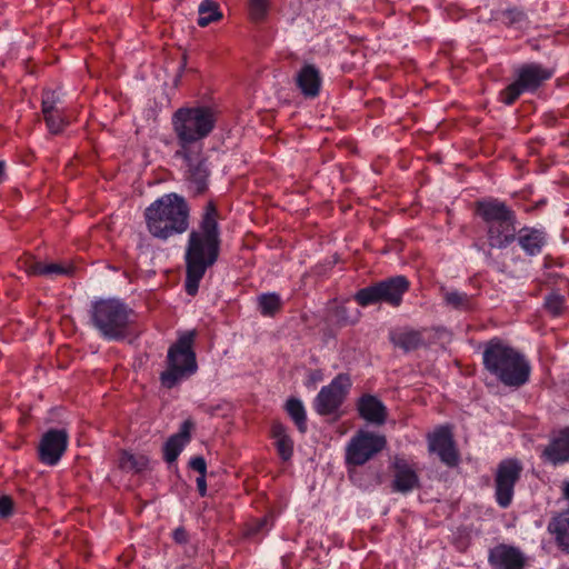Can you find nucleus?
Returning <instances> with one entry per match:
<instances>
[{
	"label": "nucleus",
	"mask_w": 569,
	"mask_h": 569,
	"mask_svg": "<svg viewBox=\"0 0 569 569\" xmlns=\"http://www.w3.org/2000/svg\"><path fill=\"white\" fill-rule=\"evenodd\" d=\"M350 387L351 380L349 376L339 373L328 386H323L316 396L312 403L315 411L320 416H330L338 412Z\"/></svg>",
	"instance_id": "nucleus-12"
},
{
	"label": "nucleus",
	"mask_w": 569,
	"mask_h": 569,
	"mask_svg": "<svg viewBox=\"0 0 569 569\" xmlns=\"http://www.w3.org/2000/svg\"><path fill=\"white\" fill-rule=\"evenodd\" d=\"M475 212L483 223L487 244L491 249H506L516 241V212L498 198L476 202Z\"/></svg>",
	"instance_id": "nucleus-5"
},
{
	"label": "nucleus",
	"mask_w": 569,
	"mask_h": 569,
	"mask_svg": "<svg viewBox=\"0 0 569 569\" xmlns=\"http://www.w3.org/2000/svg\"><path fill=\"white\" fill-rule=\"evenodd\" d=\"M322 380V375L320 371L316 370V371H312L310 372L309 375V382H308V386L309 385H316L318 381Z\"/></svg>",
	"instance_id": "nucleus-43"
},
{
	"label": "nucleus",
	"mask_w": 569,
	"mask_h": 569,
	"mask_svg": "<svg viewBox=\"0 0 569 569\" xmlns=\"http://www.w3.org/2000/svg\"><path fill=\"white\" fill-rule=\"evenodd\" d=\"M193 428V420L186 419L181 423L179 431L169 437L163 445V459L166 462L172 463L178 459L184 447L190 442Z\"/></svg>",
	"instance_id": "nucleus-20"
},
{
	"label": "nucleus",
	"mask_w": 569,
	"mask_h": 569,
	"mask_svg": "<svg viewBox=\"0 0 569 569\" xmlns=\"http://www.w3.org/2000/svg\"><path fill=\"white\" fill-rule=\"evenodd\" d=\"M69 435L66 429H50L41 437L38 455L47 466H56L67 450Z\"/></svg>",
	"instance_id": "nucleus-13"
},
{
	"label": "nucleus",
	"mask_w": 569,
	"mask_h": 569,
	"mask_svg": "<svg viewBox=\"0 0 569 569\" xmlns=\"http://www.w3.org/2000/svg\"><path fill=\"white\" fill-rule=\"evenodd\" d=\"M43 117L49 131L53 134L60 133L69 123L67 117L64 116V109L58 112L44 114Z\"/></svg>",
	"instance_id": "nucleus-34"
},
{
	"label": "nucleus",
	"mask_w": 569,
	"mask_h": 569,
	"mask_svg": "<svg viewBox=\"0 0 569 569\" xmlns=\"http://www.w3.org/2000/svg\"><path fill=\"white\" fill-rule=\"evenodd\" d=\"M202 149L190 150V158L180 157L186 166V179L189 183V188L193 190L196 194H200L206 191L208 187L209 169L207 161L200 158Z\"/></svg>",
	"instance_id": "nucleus-16"
},
{
	"label": "nucleus",
	"mask_w": 569,
	"mask_h": 569,
	"mask_svg": "<svg viewBox=\"0 0 569 569\" xmlns=\"http://www.w3.org/2000/svg\"><path fill=\"white\" fill-rule=\"evenodd\" d=\"M296 84L305 98L318 97L322 86L320 70L315 64H303L297 72Z\"/></svg>",
	"instance_id": "nucleus-21"
},
{
	"label": "nucleus",
	"mask_w": 569,
	"mask_h": 569,
	"mask_svg": "<svg viewBox=\"0 0 569 569\" xmlns=\"http://www.w3.org/2000/svg\"><path fill=\"white\" fill-rule=\"evenodd\" d=\"M172 538L177 543L182 545L188 541V533L184 530V528L179 527V528L174 529V531L172 533Z\"/></svg>",
	"instance_id": "nucleus-40"
},
{
	"label": "nucleus",
	"mask_w": 569,
	"mask_h": 569,
	"mask_svg": "<svg viewBox=\"0 0 569 569\" xmlns=\"http://www.w3.org/2000/svg\"><path fill=\"white\" fill-rule=\"evenodd\" d=\"M386 445L385 436L360 429L347 443L346 462L350 466H363L382 451Z\"/></svg>",
	"instance_id": "nucleus-10"
},
{
	"label": "nucleus",
	"mask_w": 569,
	"mask_h": 569,
	"mask_svg": "<svg viewBox=\"0 0 569 569\" xmlns=\"http://www.w3.org/2000/svg\"><path fill=\"white\" fill-rule=\"evenodd\" d=\"M565 306L563 297L560 295H549L545 300V307L553 317L559 316Z\"/></svg>",
	"instance_id": "nucleus-35"
},
{
	"label": "nucleus",
	"mask_w": 569,
	"mask_h": 569,
	"mask_svg": "<svg viewBox=\"0 0 569 569\" xmlns=\"http://www.w3.org/2000/svg\"><path fill=\"white\" fill-rule=\"evenodd\" d=\"M391 468L393 479L391 490L398 493H409L420 487L419 476L416 469L403 458L395 457Z\"/></svg>",
	"instance_id": "nucleus-17"
},
{
	"label": "nucleus",
	"mask_w": 569,
	"mask_h": 569,
	"mask_svg": "<svg viewBox=\"0 0 569 569\" xmlns=\"http://www.w3.org/2000/svg\"><path fill=\"white\" fill-rule=\"evenodd\" d=\"M198 14L197 22L202 28L221 20L223 17L219 3L213 0H202L198 7Z\"/></svg>",
	"instance_id": "nucleus-26"
},
{
	"label": "nucleus",
	"mask_w": 569,
	"mask_h": 569,
	"mask_svg": "<svg viewBox=\"0 0 569 569\" xmlns=\"http://www.w3.org/2000/svg\"><path fill=\"white\" fill-rule=\"evenodd\" d=\"M189 466L194 471L199 472V476H206L207 475V463L203 457L197 456L190 459Z\"/></svg>",
	"instance_id": "nucleus-38"
},
{
	"label": "nucleus",
	"mask_w": 569,
	"mask_h": 569,
	"mask_svg": "<svg viewBox=\"0 0 569 569\" xmlns=\"http://www.w3.org/2000/svg\"><path fill=\"white\" fill-rule=\"evenodd\" d=\"M4 168H6L4 161H0V184L6 180Z\"/></svg>",
	"instance_id": "nucleus-44"
},
{
	"label": "nucleus",
	"mask_w": 569,
	"mask_h": 569,
	"mask_svg": "<svg viewBox=\"0 0 569 569\" xmlns=\"http://www.w3.org/2000/svg\"><path fill=\"white\" fill-rule=\"evenodd\" d=\"M272 527L271 518L269 516H264L257 520L250 528L248 529L249 536H254L260 532H268Z\"/></svg>",
	"instance_id": "nucleus-36"
},
{
	"label": "nucleus",
	"mask_w": 569,
	"mask_h": 569,
	"mask_svg": "<svg viewBox=\"0 0 569 569\" xmlns=\"http://www.w3.org/2000/svg\"><path fill=\"white\" fill-rule=\"evenodd\" d=\"M71 271V267L59 263H43L41 261H33L27 268V272L30 274L46 277L67 276L70 274Z\"/></svg>",
	"instance_id": "nucleus-27"
},
{
	"label": "nucleus",
	"mask_w": 569,
	"mask_h": 569,
	"mask_svg": "<svg viewBox=\"0 0 569 569\" xmlns=\"http://www.w3.org/2000/svg\"><path fill=\"white\" fill-rule=\"evenodd\" d=\"M555 70L539 62H526L513 69V81L498 94L506 106L513 104L521 94L535 93L553 77Z\"/></svg>",
	"instance_id": "nucleus-8"
},
{
	"label": "nucleus",
	"mask_w": 569,
	"mask_h": 569,
	"mask_svg": "<svg viewBox=\"0 0 569 569\" xmlns=\"http://www.w3.org/2000/svg\"><path fill=\"white\" fill-rule=\"evenodd\" d=\"M390 341L405 352L417 350L422 343V335L417 330H400L390 333Z\"/></svg>",
	"instance_id": "nucleus-24"
},
{
	"label": "nucleus",
	"mask_w": 569,
	"mask_h": 569,
	"mask_svg": "<svg viewBox=\"0 0 569 569\" xmlns=\"http://www.w3.org/2000/svg\"><path fill=\"white\" fill-rule=\"evenodd\" d=\"M409 289L410 281L407 277L393 276L358 290L353 298L361 307L377 303L399 307Z\"/></svg>",
	"instance_id": "nucleus-9"
},
{
	"label": "nucleus",
	"mask_w": 569,
	"mask_h": 569,
	"mask_svg": "<svg viewBox=\"0 0 569 569\" xmlns=\"http://www.w3.org/2000/svg\"><path fill=\"white\" fill-rule=\"evenodd\" d=\"M197 482V489L201 497H204L207 495V481L206 476H199L196 480Z\"/></svg>",
	"instance_id": "nucleus-41"
},
{
	"label": "nucleus",
	"mask_w": 569,
	"mask_h": 569,
	"mask_svg": "<svg viewBox=\"0 0 569 569\" xmlns=\"http://www.w3.org/2000/svg\"><path fill=\"white\" fill-rule=\"evenodd\" d=\"M144 219L154 238L167 240L188 230L190 207L182 196L166 193L147 207Z\"/></svg>",
	"instance_id": "nucleus-4"
},
{
	"label": "nucleus",
	"mask_w": 569,
	"mask_h": 569,
	"mask_svg": "<svg viewBox=\"0 0 569 569\" xmlns=\"http://www.w3.org/2000/svg\"><path fill=\"white\" fill-rule=\"evenodd\" d=\"M445 302L458 310H468L471 308V298L458 290H447L443 293Z\"/></svg>",
	"instance_id": "nucleus-32"
},
{
	"label": "nucleus",
	"mask_w": 569,
	"mask_h": 569,
	"mask_svg": "<svg viewBox=\"0 0 569 569\" xmlns=\"http://www.w3.org/2000/svg\"><path fill=\"white\" fill-rule=\"evenodd\" d=\"M482 363L485 370L506 387L518 389L530 380V360L520 350L499 338H492L485 343Z\"/></svg>",
	"instance_id": "nucleus-2"
},
{
	"label": "nucleus",
	"mask_w": 569,
	"mask_h": 569,
	"mask_svg": "<svg viewBox=\"0 0 569 569\" xmlns=\"http://www.w3.org/2000/svg\"><path fill=\"white\" fill-rule=\"evenodd\" d=\"M221 246L219 212L209 201L196 229L191 230L184 251V289L189 296H196L201 279L219 258Z\"/></svg>",
	"instance_id": "nucleus-1"
},
{
	"label": "nucleus",
	"mask_w": 569,
	"mask_h": 569,
	"mask_svg": "<svg viewBox=\"0 0 569 569\" xmlns=\"http://www.w3.org/2000/svg\"><path fill=\"white\" fill-rule=\"evenodd\" d=\"M90 321L102 339L120 341L131 333L136 312L121 299H99L91 305Z\"/></svg>",
	"instance_id": "nucleus-6"
},
{
	"label": "nucleus",
	"mask_w": 569,
	"mask_h": 569,
	"mask_svg": "<svg viewBox=\"0 0 569 569\" xmlns=\"http://www.w3.org/2000/svg\"><path fill=\"white\" fill-rule=\"evenodd\" d=\"M13 501L9 496H0V518H8L12 515Z\"/></svg>",
	"instance_id": "nucleus-37"
},
{
	"label": "nucleus",
	"mask_w": 569,
	"mask_h": 569,
	"mask_svg": "<svg viewBox=\"0 0 569 569\" xmlns=\"http://www.w3.org/2000/svg\"><path fill=\"white\" fill-rule=\"evenodd\" d=\"M258 310L263 317H273L282 307L280 295L276 292L261 293L257 298Z\"/></svg>",
	"instance_id": "nucleus-29"
},
{
	"label": "nucleus",
	"mask_w": 569,
	"mask_h": 569,
	"mask_svg": "<svg viewBox=\"0 0 569 569\" xmlns=\"http://www.w3.org/2000/svg\"><path fill=\"white\" fill-rule=\"evenodd\" d=\"M523 466L516 458L501 460L495 471V499L500 508H508L515 496V487L519 481Z\"/></svg>",
	"instance_id": "nucleus-11"
},
{
	"label": "nucleus",
	"mask_w": 569,
	"mask_h": 569,
	"mask_svg": "<svg viewBox=\"0 0 569 569\" xmlns=\"http://www.w3.org/2000/svg\"><path fill=\"white\" fill-rule=\"evenodd\" d=\"M217 120L218 111L212 106L198 104L177 109L171 118L179 146L174 156L190 158V150L202 149V140L213 131Z\"/></svg>",
	"instance_id": "nucleus-3"
},
{
	"label": "nucleus",
	"mask_w": 569,
	"mask_h": 569,
	"mask_svg": "<svg viewBox=\"0 0 569 569\" xmlns=\"http://www.w3.org/2000/svg\"><path fill=\"white\" fill-rule=\"evenodd\" d=\"M271 432L279 456L282 460L288 461L293 455V441L287 435L284 426L281 423H273Z\"/></svg>",
	"instance_id": "nucleus-25"
},
{
	"label": "nucleus",
	"mask_w": 569,
	"mask_h": 569,
	"mask_svg": "<svg viewBox=\"0 0 569 569\" xmlns=\"http://www.w3.org/2000/svg\"><path fill=\"white\" fill-rule=\"evenodd\" d=\"M149 460L143 455H133L122 451L119 457V467L126 472H141L147 469Z\"/></svg>",
	"instance_id": "nucleus-28"
},
{
	"label": "nucleus",
	"mask_w": 569,
	"mask_h": 569,
	"mask_svg": "<svg viewBox=\"0 0 569 569\" xmlns=\"http://www.w3.org/2000/svg\"><path fill=\"white\" fill-rule=\"evenodd\" d=\"M488 562L493 569H525L527 557L518 547L499 543L489 550Z\"/></svg>",
	"instance_id": "nucleus-15"
},
{
	"label": "nucleus",
	"mask_w": 569,
	"mask_h": 569,
	"mask_svg": "<svg viewBox=\"0 0 569 569\" xmlns=\"http://www.w3.org/2000/svg\"><path fill=\"white\" fill-rule=\"evenodd\" d=\"M270 6V0H248L250 20L256 23L264 21L269 14Z\"/></svg>",
	"instance_id": "nucleus-31"
},
{
	"label": "nucleus",
	"mask_w": 569,
	"mask_h": 569,
	"mask_svg": "<svg viewBox=\"0 0 569 569\" xmlns=\"http://www.w3.org/2000/svg\"><path fill=\"white\" fill-rule=\"evenodd\" d=\"M196 331L181 333L167 352L166 369L160 373L161 386L172 389L189 379L198 370L197 358L193 350Z\"/></svg>",
	"instance_id": "nucleus-7"
},
{
	"label": "nucleus",
	"mask_w": 569,
	"mask_h": 569,
	"mask_svg": "<svg viewBox=\"0 0 569 569\" xmlns=\"http://www.w3.org/2000/svg\"><path fill=\"white\" fill-rule=\"evenodd\" d=\"M359 416L368 422L382 425L387 419L386 406L372 395H363L357 402Z\"/></svg>",
	"instance_id": "nucleus-22"
},
{
	"label": "nucleus",
	"mask_w": 569,
	"mask_h": 569,
	"mask_svg": "<svg viewBox=\"0 0 569 569\" xmlns=\"http://www.w3.org/2000/svg\"><path fill=\"white\" fill-rule=\"evenodd\" d=\"M41 107L43 116L64 109L60 94L52 90L43 91Z\"/></svg>",
	"instance_id": "nucleus-33"
},
{
	"label": "nucleus",
	"mask_w": 569,
	"mask_h": 569,
	"mask_svg": "<svg viewBox=\"0 0 569 569\" xmlns=\"http://www.w3.org/2000/svg\"><path fill=\"white\" fill-rule=\"evenodd\" d=\"M505 17L512 23L520 22L525 19L523 11L512 8L505 11Z\"/></svg>",
	"instance_id": "nucleus-39"
},
{
	"label": "nucleus",
	"mask_w": 569,
	"mask_h": 569,
	"mask_svg": "<svg viewBox=\"0 0 569 569\" xmlns=\"http://www.w3.org/2000/svg\"><path fill=\"white\" fill-rule=\"evenodd\" d=\"M548 530L555 537L558 548L569 555V511L555 517L549 522Z\"/></svg>",
	"instance_id": "nucleus-23"
},
{
	"label": "nucleus",
	"mask_w": 569,
	"mask_h": 569,
	"mask_svg": "<svg viewBox=\"0 0 569 569\" xmlns=\"http://www.w3.org/2000/svg\"><path fill=\"white\" fill-rule=\"evenodd\" d=\"M548 233L541 226H525L516 231V241L528 257H537L542 253L548 244Z\"/></svg>",
	"instance_id": "nucleus-18"
},
{
	"label": "nucleus",
	"mask_w": 569,
	"mask_h": 569,
	"mask_svg": "<svg viewBox=\"0 0 569 569\" xmlns=\"http://www.w3.org/2000/svg\"><path fill=\"white\" fill-rule=\"evenodd\" d=\"M286 410L290 418L296 423L298 430L300 432H306L307 430V413L305 406L300 399L290 398L286 402Z\"/></svg>",
	"instance_id": "nucleus-30"
},
{
	"label": "nucleus",
	"mask_w": 569,
	"mask_h": 569,
	"mask_svg": "<svg viewBox=\"0 0 569 569\" xmlns=\"http://www.w3.org/2000/svg\"><path fill=\"white\" fill-rule=\"evenodd\" d=\"M541 457L553 466L569 462V427L560 429L551 437Z\"/></svg>",
	"instance_id": "nucleus-19"
},
{
	"label": "nucleus",
	"mask_w": 569,
	"mask_h": 569,
	"mask_svg": "<svg viewBox=\"0 0 569 569\" xmlns=\"http://www.w3.org/2000/svg\"><path fill=\"white\" fill-rule=\"evenodd\" d=\"M562 495L566 499L569 500V481L565 482L563 483V487H562Z\"/></svg>",
	"instance_id": "nucleus-45"
},
{
	"label": "nucleus",
	"mask_w": 569,
	"mask_h": 569,
	"mask_svg": "<svg viewBox=\"0 0 569 569\" xmlns=\"http://www.w3.org/2000/svg\"><path fill=\"white\" fill-rule=\"evenodd\" d=\"M346 308H339L337 310V315L339 317V323L341 325H348V323H352L353 320H349L347 317H346Z\"/></svg>",
	"instance_id": "nucleus-42"
},
{
	"label": "nucleus",
	"mask_w": 569,
	"mask_h": 569,
	"mask_svg": "<svg viewBox=\"0 0 569 569\" xmlns=\"http://www.w3.org/2000/svg\"><path fill=\"white\" fill-rule=\"evenodd\" d=\"M428 447L445 465L453 467L458 463L459 457L449 427H439L429 435Z\"/></svg>",
	"instance_id": "nucleus-14"
}]
</instances>
